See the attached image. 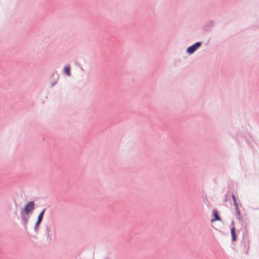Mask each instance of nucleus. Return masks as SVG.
I'll return each instance as SVG.
<instances>
[{"label": "nucleus", "instance_id": "nucleus-7", "mask_svg": "<svg viewBox=\"0 0 259 259\" xmlns=\"http://www.w3.org/2000/svg\"><path fill=\"white\" fill-rule=\"evenodd\" d=\"M231 225L234 226V222H232ZM231 236H232V240L233 241H235L237 239V237H236V233H235V228L234 226H233L231 229Z\"/></svg>", "mask_w": 259, "mask_h": 259}, {"label": "nucleus", "instance_id": "nucleus-14", "mask_svg": "<svg viewBox=\"0 0 259 259\" xmlns=\"http://www.w3.org/2000/svg\"><path fill=\"white\" fill-rule=\"evenodd\" d=\"M14 203H15L16 206H17V202L16 201V200H14Z\"/></svg>", "mask_w": 259, "mask_h": 259}, {"label": "nucleus", "instance_id": "nucleus-11", "mask_svg": "<svg viewBox=\"0 0 259 259\" xmlns=\"http://www.w3.org/2000/svg\"><path fill=\"white\" fill-rule=\"evenodd\" d=\"M232 199L233 201V203H234V206H235L238 205L236 198L233 193L232 195Z\"/></svg>", "mask_w": 259, "mask_h": 259}, {"label": "nucleus", "instance_id": "nucleus-6", "mask_svg": "<svg viewBox=\"0 0 259 259\" xmlns=\"http://www.w3.org/2000/svg\"><path fill=\"white\" fill-rule=\"evenodd\" d=\"M54 228L51 225H47L46 226V233L47 238L49 240H51V237L53 235Z\"/></svg>", "mask_w": 259, "mask_h": 259}, {"label": "nucleus", "instance_id": "nucleus-3", "mask_svg": "<svg viewBox=\"0 0 259 259\" xmlns=\"http://www.w3.org/2000/svg\"><path fill=\"white\" fill-rule=\"evenodd\" d=\"M30 215L31 214H30L29 213L24 212L22 210H21L20 212L21 218L22 220L23 224L24 227L25 228V229H27V224H28V221L30 218Z\"/></svg>", "mask_w": 259, "mask_h": 259}, {"label": "nucleus", "instance_id": "nucleus-2", "mask_svg": "<svg viewBox=\"0 0 259 259\" xmlns=\"http://www.w3.org/2000/svg\"><path fill=\"white\" fill-rule=\"evenodd\" d=\"M34 202L33 201H30L28 202L24 206V208L22 209L24 212L31 214L33 210L34 209Z\"/></svg>", "mask_w": 259, "mask_h": 259}, {"label": "nucleus", "instance_id": "nucleus-12", "mask_svg": "<svg viewBox=\"0 0 259 259\" xmlns=\"http://www.w3.org/2000/svg\"><path fill=\"white\" fill-rule=\"evenodd\" d=\"M228 195H227V194H226L225 195V198H224V201L225 202H228Z\"/></svg>", "mask_w": 259, "mask_h": 259}, {"label": "nucleus", "instance_id": "nucleus-9", "mask_svg": "<svg viewBox=\"0 0 259 259\" xmlns=\"http://www.w3.org/2000/svg\"><path fill=\"white\" fill-rule=\"evenodd\" d=\"M213 214L214 217V219L211 220V222H213L215 221H220L221 218L219 216L217 211L215 209L213 210Z\"/></svg>", "mask_w": 259, "mask_h": 259}, {"label": "nucleus", "instance_id": "nucleus-5", "mask_svg": "<svg viewBox=\"0 0 259 259\" xmlns=\"http://www.w3.org/2000/svg\"><path fill=\"white\" fill-rule=\"evenodd\" d=\"M201 43L200 42L195 43L187 49V52L190 54L193 53L199 47L201 46Z\"/></svg>", "mask_w": 259, "mask_h": 259}, {"label": "nucleus", "instance_id": "nucleus-13", "mask_svg": "<svg viewBox=\"0 0 259 259\" xmlns=\"http://www.w3.org/2000/svg\"><path fill=\"white\" fill-rule=\"evenodd\" d=\"M7 207H8V209L9 210H11V206L10 205H8Z\"/></svg>", "mask_w": 259, "mask_h": 259}, {"label": "nucleus", "instance_id": "nucleus-8", "mask_svg": "<svg viewBox=\"0 0 259 259\" xmlns=\"http://www.w3.org/2000/svg\"><path fill=\"white\" fill-rule=\"evenodd\" d=\"M235 210L236 211V218L239 221H241V212L239 208V206L237 205V206H235Z\"/></svg>", "mask_w": 259, "mask_h": 259}, {"label": "nucleus", "instance_id": "nucleus-10", "mask_svg": "<svg viewBox=\"0 0 259 259\" xmlns=\"http://www.w3.org/2000/svg\"><path fill=\"white\" fill-rule=\"evenodd\" d=\"M64 71L68 76L70 75V66L69 65L66 66L64 67Z\"/></svg>", "mask_w": 259, "mask_h": 259}, {"label": "nucleus", "instance_id": "nucleus-1", "mask_svg": "<svg viewBox=\"0 0 259 259\" xmlns=\"http://www.w3.org/2000/svg\"><path fill=\"white\" fill-rule=\"evenodd\" d=\"M242 245L243 246L244 250L247 251L249 248V240L248 237V233L245 231L243 234Z\"/></svg>", "mask_w": 259, "mask_h": 259}, {"label": "nucleus", "instance_id": "nucleus-4", "mask_svg": "<svg viewBox=\"0 0 259 259\" xmlns=\"http://www.w3.org/2000/svg\"><path fill=\"white\" fill-rule=\"evenodd\" d=\"M45 210H46V209L44 208L40 212V213L39 214V215H38V216L37 217V221H36V223L35 224L34 227V231L36 233H37L38 231V227H39V226L40 224L41 223V222L42 221Z\"/></svg>", "mask_w": 259, "mask_h": 259}]
</instances>
